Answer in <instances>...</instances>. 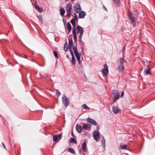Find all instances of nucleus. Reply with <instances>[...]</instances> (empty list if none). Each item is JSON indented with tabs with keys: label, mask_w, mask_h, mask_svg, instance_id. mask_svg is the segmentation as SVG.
I'll return each instance as SVG.
<instances>
[{
	"label": "nucleus",
	"mask_w": 155,
	"mask_h": 155,
	"mask_svg": "<svg viewBox=\"0 0 155 155\" xmlns=\"http://www.w3.org/2000/svg\"><path fill=\"white\" fill-rule=\"evenodd\" d=\"M93 137L95 140L97 141L100 138L99 132L97 130H95L93 133Z\"/></svg>",
	"instance_id": "nucleus-5"
},
{
	"label": "nucleus",
	"mask_w": 155,
	"mask_h": 155,
	"mask_svg": "<svg viewBox=\"0 0 155 155\" xmlns=\"http://www.w3.org/2000/svg\"><path fill=\"white\" fill-rule=\"evenodd\" d=\"M60 12L61 16L63 17L65 13L64 8L62 7L60 9Z\"/></svg>",
	"instance_id": "nucleus-18"
},
{
	"label": "nucleus",
	"mask_w": 155,
	"mask_h": 155,
	"mask_svg": "<svg viewBox=\"0 0 155 155\" xmlns=\"http://www.w3.org/2000/svg\"><path fill=\"white\" fill-rule=\"evenodd\" d=\"M73 50L78 60L79 61L80 59V56L79 53L78 51L77 48L76 47H73Z\"/></svg>",
	"instance_id": "nucleus-8"
},
{
	"label": "nucleus",
	"mask_w": 155,
	"mask_h": 155,
	"mask_svg": "<svg viewBox=\"0 0 155 155\" xmlns=\"http://www.w3.org/2000/svg\"><path fill=\"white\" fill-rule=\"evenodd\" d=\"M75 12L78 13L80 12L81 10V8L80 4H77L74 6Z\"/></svg>",
	"instance_id": "nucleus-6"
},
{
	"label": "nucleus",
	"mask_w": 155,
	"mask_h": 155,
	"mask_svg": "<svg viewBox=\"0 0 155 155\" xmlns=\"http://www.w3.org/2000/svg\"><path fill=\"white\" fill-rule=\"evenodd\" d=\"M72 34L74 37V39L75 42L77 41V37L76 34V31L74 29L72 30Z\"/></svg>",
	"instance_id": "nucleus-15"
},
{
	"label": "nucleus",
	"mask_w": 155,
	"mask_h": 155,
	"mask_svg": "<svg viewBox=\"0 0 155 155\" xmlns=\"http://www.w3.org/2000/svg\"><path fill=\"white\" fill-rule=\"evenodd\" d=\"M128 16L131 24L135 26L136 24V21L133 15L131 13L129 12L128 14Z\"/></svg>",
	"instance_id": "nucleus-1"
},
{
	"label": "nucleus",
	"mask_w": 155,
	"mask_h": 155,
	"mask_svg": "<svg viewBox=\"0 0 155 155\" xmlns=\"http://www.w3.org/2000/svg\"><path fill=\"white\" fill-rule=\"evenodd\" d=\"M78 61V63H79V64H81V60H80H80L79 61Z\"/></svg>",
	"instance_id": "nucleus-45"
},
{
	"label": "nucleus",
	"mask_w": 155,
	"mask_h": 155,
	"mask_svg": "<svg viewBox=\"0 0 155 155\" xmlns=\"http://www.w3.org/2000/svg\"><path fill=\"white\" fill-rule=\"evenodd\" d=\"M114 2L117 5H119L120 3V0H113Z\"/></svg>",
	"instance_id": "nucleus-31"
},
{
	"label": "nucleus",
	"mask_w": 155,
	"mask_h": 155,
	"mask_svg": "<svg viewBox=\"0 0 155 155\" xmlns=\"http://www.w3.org/2000/svg\"><path fill=\"white\" fill-rule=\"evenodd\" d=\"M62 134L61 133L58 135L54 136L53 137V141L54 142H56L58 139L59 140H60L62 138Z\"/></svg>",
	"instance_id": "nucleus-9"
},
{
	"label": "nucleus",
	"mask_w": 155,
	"mask_h": 155,
	"mask_svg": "<svg viewBox=\"0 0 155 155\" xmlns=\"http://www.w3.org/2000/svg\"><path fill=\"white\" fill-rule=\"evenodd\" d=\"M67 29H68V31L69 32H70L71 31V26L70 24V23L69 22H68V23Z\"/></svg>",
	"instance_id": "nucleus-22"
},
{
	"label": "nucleus",
	"mask_w": 155,
	"mask_h": 155,
	"mask_svg": "<svg viewBox=\"0 0 155 155\" xmlns=\"http://www.w3.org/2000/svg\"><path fill=\"white\" fill-rule=\"evenodd\" d=\"M70 143H76L77 142L75 140L74 138H71L70 140Z\"/></svg>",
	"instance_id": "nucleus-28"
},
{
	"label": "nucleus",
	"mask_w": 155,
	"mask_h": 155,
	"mask_svg": "<svg viewBox=\"0 0 155 155\" xmlns=\"http://www.w3.org/2000/svg\"><path fill=\"white\" fill-rule=\"evenodd\" d=\"M38 18L39 22L41 24L43 23V18L42 16L41 15H39L38 16Z\"/></svg>",
	"instance_id": "nucleus-25"
},
{
	"label": "nucleus",
	"mask_w": 155,
	"mask_h": 155,
	"mask_svg": "<svg viewBox=\"0 0 155 155\" xmlns=\"http://www.w3.org/2000/svg\"><path fill=\"white\" fill-rule=\"evenodd\" d=\"M86 140L84 141V142L83 143L82 145V149L83 151H84L85 152H86L87 151V149L86 147Z\"/></svg>",
	"instance_id": "nucleus-19"
},
{
	"label": "nucleus",
	"mask_w": 155,
	"mask_h": 155,
	"mask_svg": "<svg viewBox=\"0 0 155 155\" xmlns=\"http://www.w3.org/2000/svg\"><path fill=\"white\" fill-rule=\"evenodd\" d=\"M21 57H22L24 58H27V57L26 56V55H25L24 56H21Z\"/></svg>",
	"instance_id": "nucleus-44"
},
{
	"label": "nucleus",
	"mask_w": 155,
	"mask_h": 155,
	"mask_svg": "<svg viewBox=\"0 0 155 155\" xmlns=\"http://www.w3.org/2000/svg\"><path fill=\"white\" fill-rule=\"evenodd\" d=\"M53 54L55 57L57 58H58V56L57 52L56 51H54L53 52Z\"/></svg>",
	"instance_id": "nucleus-32"
},
{
	"label": "nucleus",
	"mask_w": 155,
	"mask_h": 155,
	"mask_svg": "<svg viewBox=\"0 0 155 155\" xmlns=\"http://www.w3.org/2000/svg\"><path fill=\"white\" fill-rule=\"evenodd\" d=\"M78 33H80V35L82 36L84 33L83 28L79 25H78L76 28Z\"/></svg>",
	"instance_id": "nucleus-7"
},
{
	"label": "nucleus",
	"mask_w": 155,
	"mask_h": 155,
	"mask_svg": "<svg viewBox=\"0 0 155 155\" xmlns=\"http://www.w3.org/2000/svg\"><path fill=\"white\" fill-rule=\"evenodd\" d=\"M102 73L105 76H106L108 73V66L107 64H104V69L103 70Z\"/></svg>",
	"instance_id": "nucleus-11"
},
{
	"label": "nucleus",
	"mask_w": 155,
	"mask_h": 155,
	"mask_svg": "<svg viewBox=\"0 0 155 155\" xmlns=\"http://www.w3.org/2000/svg\"><path fill=\"white\" fill-rule=\"evenodd\" d=\"M68 150L71 153L75 154V151L73 148H69L68 149Z\"/></svg>",
	"instance_id": "nucleus-26"
},
{
	"label": "nucleus",
	"mask_w": 155,
	"mask_h": 155,
	"mask_svg": "<svg viewBox=\"0 0 155 155\" xmlns=\"http://www.w3.org/2000/svg\"><path fill=\"white\" fill-rule=\"evenodd\" d=\"M67 43L66 42L64 45V50L65 51H66L67 50V49H68V48L67 47H66V46H67Z\"/></svg>",
	"instance_id": "nucleus-34"
},
{
	"label": "nucleus",
	"mask_w": 155,
	"mask_h": 155,
	"mask_svg": "<svg viewBox=\"0 0 155 155\" xmlns=\"http://www.w3.org/2000/svg\"><path fill=\"white\" fill-rule=\"evenodd\" d=\"M71 22L73 27V30L74 29L75 30H76L75 27L76 26V24L74 20L73 19H72L71 21Z\"/></svg>",
	"instance_id": "nucleus-21"
},
{
	"label": "nucleus",
	"mask_w": 155,
	"mask_h": 155,
	"mask_svg": "<svg viewBox=\"0 0 155 155\" xmlns=\"http://www.w3.org/2000/svg\"><path fill=\"white\" fill-rule=\"evenodd\" d=\"M70 52L72 56V57L74 56L73 52V51H72V50H71V49H70Z\"/></svg>",
	"instance_id": "nucleus-37"
},
{
	"label": "nucleus",
	"mask_w": 155,
	"mask_h": 155,
	"mask_svg": "<svg viewBox=\"0 0 155 155\" xmlns=\"http://www.w3.org/2000/svg\"><path fill=\"white\" fill-rule=\"evenodd\" d=\"M38 11L39 12H41L43 11V9L41 7H39L38 9Z\"/></svg>",
	"instance_id": "nucleus-36"
},
{
	"label": "nucleus",
	"mask_w": 155,
	"mask_h": 155,
	"mask_svg": "<svg viewBox=\"0 0 155 155\" xmlns=\"http://www.w3.org/2000/svg\"><path fill=\"white\" fill-rule=\"evenodd\" d=\"M87 122L91 124H92L95 126L97 125V123L96 121L90 117L87 118Z\"/></svg>",
	"instance_id": "nucleus-10"
},
{
	"label": "nucleus",
	"mask_w": 155,
	"mask_h": 155,
	"mask_svg": "<svg viewBox=\"0 0 155 155\" xmlns=\"http://www.w3.org/2000/svg\"><path fill=\"white\" fill-rule=\"evenodd\" d=\"M85 13L84 12L82 11L79 14L78 17L79 18H83L85 15Z\"/></svg>",
	"instance_id": "nucleus-17"
},
{
	"label": "nucleus",
	"mask_w": 155,
	"mask_h": 155,
	"mask_svg": "<svg viewBox=\"0 0 155 155\" xmlns=\"http://www.w3.org/2000/svg\"><path fill=\"white\" fill-rule=\"evenodd\" d=\"M71 61L73 65H74L75 64V58L74 56L72 57Z\"/></svg>",
	"instance_id": "nucleus-29"
},
{
	"label": "nucleus",
	"mask_w": 155,
	"mask_h": 155,
	"mask_svg": "<svg viewBox=\"0 0 155 155\" xmlns=\"http://www.w3.org/2000/svg\"><path fill=\"white\" fill-rule=\"evenodd\" d=\"M71 135L72 137H74V134L73 132V131L71 132Z\"/></svg>",
	"instance_id": "nucleus-43"
},
{
	"label": "nucleus",
	"mask_w": 155,
	"mask_h": 155,
	"mask_svg": "<svg viewBox=\"0 0 155 155\" xmlns=\"http://www.w3.org/2000/svg\"><path fill=\"white\" fill-rule=\"evenodd\" d=\"M118 69L120 71L123 72L124 69V65H119L118 67Z\"/></svg>",
	"instance_id": "nucleus-23"
},
{
	"label": "nucleus",
	"mask_w": 155,
	"mask_h": 155,
	"mask_svg": "<svg viewBox=\"0 0 155 155\" xmlns=\"http://www.w3.org/2000/svg\"><path fill=\"white\" fill-rule=\"evenodd\" d=\"M82 36L79 35V41L80 42H81V38H82Z\"/></svg>",
	"instance_id": "nucleus-38"
},
{
	"label": "nucleus",
	"mask_w": 155,
	"mask_h": 155,
	"mask_svg": "<svg viewBox=\"0 0 155 155\" xmlns=\"http://www.w3.org/2000/svg\"><path fill=\"white\" fill-rule=\"evenodd\" d=\"M120 147L121 149H125L126 148L127 146L125 145H120Z\"/></svg>",
	"instance_id": "nucleus-30"
},
{
	"label": "nucleus",
	"mask_w": 155,
	"mask_h": 155,
	"mask_svg": "<svg viewBox=\"0 0 155 155\" xmlns=\"http://www.w3.org/2000/svg\"><path fill=\"white\" fill-rule=\"evenodd\" d=\"M150 68L148 67H147V69L145 68L144 72V74L145 75H147L148 74H150Z\"/></svg>",
	"instance_id": "nucleus-14"
},
{
	"label": "nucleus",
	"mask_w": 155,
	"mask_h": 155,
	"mask_svg": "<svg viewBox=\"0 0 155 155\" xmlns=\"http://www.w3.org/2000/svg\"><path fill=\"white\" fill-rule=\"evenodd\" d=\"M2 145L3 146V147H4V148H5V149H6V147L5 146V145L4 143H2Z\"/></svg>",
	"instance_id": "nucleus-42"
},
{
	"label": "nucleus",
	"mask_w": 155,
	"mask_h": 155,
	"mask_svg": "<svg viewBox=\"0 0 155 155\" xmlns=\"http://www.w3.org/2000/svg\"><path fill=\"white\" fill-rule=\"evenodd\" d=\"M56 91L57 93H58V95H60L61 94V93L58 90H56Z\"/></svg>",
	"instance_id": "nucleus-40"
},
{
	"label": "nucleus",
	"mask_w": 155,
	"mask_h": 155,
	"mask_svg": "<svg viewBox=\"0 0 155 155\" xmlns=\"http://www.w3.org/2000/svg\"><path fill=\"white\" fill-rule=\"evenodd\" d=\"M35 8L36 9H38L39 7L38 5H35Z\"/></svg>",
	"instance_id": "nucleus-41"
},
{
	"label": "nucleus",
	"mask_w": 155,
	"mask_h": 155,
	"mask_svg": "<svg viewBox=\"0 0 155 155\" xmlns=\"http://www.w3.org/2000/svg\"><path fill=\"white\" fill-rule=\"evenodd\" d=\"M66 57H67V58H69V57H68V55H67L66 56Z\"/></svg>",
	"instance_id": "nucleus-47"
},
{
	"label": "nucleus",
	"mask_w": 155,
	"mask_h": 155,
	"mask_svg": "<svg viewBox=\"0 0 155 155\" xmlns=\"http://www.w3.org/2000/svg\"><path fill=\"white\" fill-rule=\"evenodd\" d=\"M83 155H86L84 153H83Z\"/></svg>",
	"instance_id": "nucleus-48"
},
{
	"label": "nucleus",
	"mask_w": 155,
	"mask_h": 155,
	"mask_svg": "<svg viewBox=\"0 0 155 155\" xmlns=\"http://www.w3.org/2000/svg\"><path fill=\"white\" fill-rule=\"evenodd\" d=\"M112 93L114 96V99L113 101L114 102H115L120 98V93L119 92L116 90H114L112 91Z\"/></svg>",
	"instance_id": "nucleus-2"
},
{
	"label": "nucleus",
	"mask_w": 155,
	"mask_h": 155,
	"mask_svg": "<svg viewBox=\"0 0 155 155\" xmlns=\"http://www.w3.org/2000/svg\"><path fill=\"white\" fill-rule=\"evenodd\" d=\"M72 9V5L70 3H68L66 7V10L67 12V15L70 16L71 14V10Z\"/></svg>",
	"instance_id": "nucleus-3"
},
{
	"label": "nucleus",
	"mask_w": 155,
	"mask_h": 155,
	"mask_svg": "<svg viewBox=\"0 0 155 155\" xmlns=\"http://www.w3.org/2000/svg\"><path fill=\"white\" fill-rule=\"evenodd\" d=\"M105 9L106 11H107V9H106V8H105Z\"/></svg>",
	"instance_id": "nucleus-50"
},
{
	"label": "nucleus",
	"mask_w": 155,
	"mask_h": 155,
	"mask_svg": "<svg viewBox=\"0 0 155 155\" xmlns=\"http://www.w3.org/2000/svg\"><path fill=\"white\" fill-rule=\"evenodd\" d=\"M101 142V143H102L103 144V146L105 147V141L104 137L103 136H102V137Z\"/></svg>",
	"instance_id": "nucleus-27"
},
{
	"label": "nucleus",
	"mask_w": 155,
	"mask_h": 155,
	"mask_svg": "<svg viewBox=\"0 0 155 155\" xmlns=\"http://www.w3.org/2000/svg\"><path fill=\"white\" fill-rule=\"evenodd\" d=\"M125 61V60L122 58H120L119 60V65H123Z\"/></svg>",
	"instance_id": "nucleus-24"
},
{
	"label": "nucleus",
	"mask_w": 155,
	"mask_h": 155,
	"mask_svg": "<svg viewBox=\"0 0 155 155\" xmlns=\"http://www.w3.org/2000/svg\"><path fill=\"white\" fill-rule=\"evenodd\" d=\"M62 102L65 106L69 105V100L65 96H63L62 98Z\"/></svg>",
	"instance_id": "nucleus-4"
},
{
	"label": "nucleus",
	"mask_w": 155,
	"mask_h": 155,
	"mask_svg": "<svg viewBox=\"0 0 155 155\" xmlns=\"http://www.w3.org/2000/svg\"><path fill=\"white\" fill-rule=\"evenodd\" d=\"M69 46L68 48L70 49H71L72 46H73V43L72 40V39L69 40Z\"/></svg>",
	"instance_id": "nucleus-20"
},
{
	"label": "nucleus",
	"mask_w": 155,
	"mask_h": 155,
	"mask_svg": "<svg viewBox=\"0 0 155 155\" xmlns=\"http://www.w3.org/2000/svg\"><path fill=\"white\" fill-rule=\"evenodd\" d=\"M91 127V125L89 124H84L83 125L82 128L84 129L87 130Z\"/></svg>",
	"instance_id": "nucleus-16"
},
{
	"label": "nucleus",
	"mask_w": 155,
	"mask_h": 155,
	"mask_svg": "<svg viewBox=\"0 0 155 155\" xmlns=\"http://www.w3.org/2000/svg\"><path fill=\"white\" fill-rule=\"evenodd\" d=\"M74 20H76L78 18V16L77 15H76V14L75 13H74Z\"/></svg>",
	"instance_id": "nucleus-35"
},
{
	"label": "nucleus",
	"mask_w": 155,
	"mask_h": 155,
	"mask_svg": "<svg viewBox=\"0 0 155 155\" xmlns=\"http://www.w3.org/2000/svg\"><path fill=\"white\" fill-rule=\"evenodd\" d=\"M83 108H84L86 110H89L90 109V108L89 107H88L87 106V105L85 104H84L83 105Z\"/></svg>",
	"instance_id": "nucleus-33"
},
{
	"label": "nucleus",
	"mask_w": 155,
	"mask_h": 155,
	"mask_svg": "<svg viewBox=\"0 0 155 155\" xmlns=\"http://www.w3.org/2000/svg\"><path fill=\"white\" fill-rule=\"evenodd\" d=\"M124 91H122V93L121 94V97H123L124 95Z\"/></svg>",
	"instance_id": "nucleus-39"
},
{
	"label": "nucleus",
	"mask_w": 155,
	"mask_h": 155,
	"mask_svg": "<svg viewBox=\"0 0 155 155\" xmlns=\"http://www.w3.org/2000/svg\"><path fill=\"white\" fill-rule=\"evenodd\" d=\"M81 149L79 151V152H80V153H81Z\"/></svg>",
	"instance_id": "nucleus-46"
},
{
	"label": "nucleus",
	"mask_w": 155,
	"mask_h": 155,
	"mask_svg": "<svg viewBox=\"0 0 155 155\" xmlns=\"http://www.w3.org/2000/svg\"><path fill=\"white\" fill-rule=\"evenodd\" d=\"M76 129L78 132L80 133L82 130V128L81 125L77 124L76 126Z\"/></svg>",
	"instance_id": "nucleus-13"
},
{
	"label": "nucleus",
	"mask_w": 155,
	"mask_h": 155,
	"mask_svg": "<svg viewBox=\"0 0 155 155\" xmlns=\"http://www.w3.org/2000/svg\"><path fill=\"white\" fill-rule=\"evenodd\" d=\"M113 111L115 114H117L121 110L118 109L116 106H113L112 107Z\"/></svg>",
	"instance_id": "nucleus-12"
},
{
	"label": "nucleus",
	"mask_w": 155,
	"mask_h": 155,
	"mask_svg": "<svg viewBox=\"0 0 155 155\" xmlns=\"http://www.w3.org/2000/svg\"><path fill=\"white\" fill-rule=\"evenodd\" d=\"M125 46H124V49H125Z\"/></svg>",
	"instance_id": "nucleus-49"
}]
</instances>
